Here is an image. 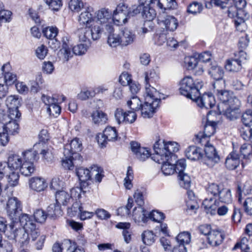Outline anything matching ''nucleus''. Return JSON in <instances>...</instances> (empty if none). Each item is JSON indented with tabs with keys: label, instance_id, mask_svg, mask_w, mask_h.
Masks as SVG:
<instances>
[{
	"label": "nucleus",
	"instance_id": "f257e3e1",
	"mask_svg": "<svg viewBox=\"0 0 252 252\" xmlns=\"http://www.w3.org/2000/svg\"><path fill=\"white\" fill-rule=\"evenodd\" d=\"M216 94L220 101L218 105L220 113H222L231 121L238 118L240 115L241 101L233 93L226 90L217 89Z\"/></svg>",
	"mask_w": 252,
	"mask_h": 252
},
{
	"label": "nucleus",
	"instance_id": "f03ea898",
	"mask_svg": "<svg viewBox=\"0 0 252 252\" xmlns=\"http://www.w3.org/2000/svg\"><path fill=\"white\" fill-rule=\"evenodd\" d=\"M203 86V82L199 80L195 81L191 77L186 76L180 82V94L191 100L196 98L200 94L199 90Z\"/></svg>",
	"mask_w": 252,
	"mask_h": 252
},
{
	"label": "nucleus",
	"instance_id": "7ed1b4c3",
	"mask_svg": "<svg viewBox=\"0 0 252 252\" xmlns=\"http://www.w3.org/2000/svg\"><path fill=\"white\" fill-rule=\"evenodd\" d=\"M154 150L156 154V158L160 159L170 160L172 159L176 161L177 157L175 154L179 150V145L177 142L172 141L163 142V144L159 141H157L154 145Z\"/></svg>",
	"mask_w": 252,
	"mask_h": 252
},
{
	"label": "nucleus",
	"instance_id": "20e7f679",
	"mask_svg": "<svg viewBox=\"0 0 252 252\" xmlns=\"http://www.w3.org/2000/svg\"><path fill=\"white\" fill-rule=\"evenodd\" d=\"M222 186L216 183L208 184L206 188V190L208 197L206 198L202 202V205L207 213L210 211L211 214L215 213L219 202L217 200V197Z\"/></svg>",
	"mask_w": 252,
	"mask_h": 252
},
{
	"label": "nucleus",
	"instance_id": "39448f33",
	"mask_svg": "<svg viewBox=\"0 0 252 252\" xmlns=\"http://www.w3.org/2000/svg\"><path fill=\"white\" fill-rule=\"evenodd\" d=\"M63 211L59 208V206H56L55 204H50L47 208V211H45L41 209H37L34 212L32 216H30V219H28V220H32L33 219L34 220H57L63 215Z\"/></svg>",
	"mask_w": 252,
	"mask_h": 252
},
{
	"label": "nucleus",
	"instance_id": "423d86ee",
	"mask_svg": "<svg viewBox=\"0 0 252 252\" xmlns=\"http://www.w3.org/2000/svg\"><path fill=\"white\" fill-rule=\"evenodd\" d=\"M22 207L21 203L18 199L15 197L9 198L6 207L7 216L11 220H27L30 219L29 215L22 213Z\"/></svg>",
	"mask_w": 252,
	"mask_h": 252
},
{
	"label": "nucleus",
	"instance_id": "0eeeda50",
	"mask_svg": "<svg viewBox=\"0 0 252 252\" xmlns=\"http://www.w3.org/2000/svg\"><path fill=\"white\" fill-rule=\"evenodd\" d=\"M23 162L20 168L21 174L25 176H29L35 171L34 163L38 159L37 152L36 151L28 150L22 153Z\"/></svg>",
	"mask_w": 252,
	"mask_h": 252
},
{
	"label": "nucleus",
	"instance_id": "6e6552de",
	"mask_svg": "<svg viewBox=\"0 0 252 252\" xmlns=\"http://www.w3.org/2000/svg\"><path fill=\"white\" fill-rule=\"evenodd\" d=\"M152 94H146L145 96V102L142 104L140 110L141 111V115L144 118H151L157 108L159 107L162 96H154Z\"/></svg>",
	"mask_w": 252,
	"mask_h": 252
},
{
	"label": "nucleus",
	"instance_id": "1a4fd4ad",
	"mask_svg": "<svg viewBox=\"0 0 252 252\" xmlns=\"http://www.w3.org/2000/svg\"><path fill=\"white\" fill-rule=\"evenodd\" d=\"M82 149V144L78 138H75L64 146L63 155L68 157L71 156L74 159L81 160L82 157L80 152Z\"/></svg>",
	"mask_w": 252,
	"mask_h": 252
},
{
	"label": "nucleus",
	"instance_id": "9d476101",
	"mask_svg": "<svg viewBox=\"0 0 252 252\" xmlns=\"http://www.w3.org/2000/svg\"><path fill=\"white\" fill-rule=\"evenodd\" d=\"M158 24L166 31L174 32L178 26V20L173 16L163 12L158 16Z\"/></svg>",
	"mask_w": 252,
	"mask_h": 252
},
{
	"label": "nucleus",
	"instance_id": "9b49d317",
	"mask_svg": "<svg viewBox=\"0 0 252 252\" xmlns=\"http://www.w3.org/2000/svg\"><path fill=\"white\" fill-rule=\"evenodd\" d=\"M158 76L154 70H150L145 73V94H152L154 96L163 95L152 85L155 83Z\"/></svg>",
	"mask_w": 252,
	"mask_h": 252
},
{
	"label": "nucleus",
	"instance_id": "f8f14e48",
	"mask_svg": "<svg viewBox=\"0 0 252 252\" xmlns=\"http://www.w3.org/2000/svg\"><path fill=\"white\" fill-rule=\"evenodd\" d=\"M217 125L216 122L208 120L204 126L203 132H199L196 135V142L203 144L204 141H206L207 138L214 134Z\"/></svg>",
	"mask_w": 252,
	"mask_h": 252
},
{
	"label": "nucleus",
	"instance_id": "ddd939ff",
	"mask_svg": "<svg viewBox=\"0 0 252 252\" xmlns=\"http://www.w3.org/2000/svg\"><path fill=\"white\" fill-rule=\"evenodd\" d=\"M42 100L45 104L48 106L47 112L50 115L54 117L59 116L61 111V107L58 104V100L54 97L43 94Z\"/></svg>",
	"mask_w": 252,
	"mask_h": 252
},
{
	"label": "nucleus",
	"instance_id": "4468645a",
	"mask_svg": "<svg viewBox=\"0 0 252 252\" xmlns=\"http://www.w3.org/2000/svg\"><path fill=\"white\" fill-rule=\"evenodd\" d=\"M29 234L26 232L20 226H16L13 230L12 234L9 235V233L7 234V237L10 240H14L15 242H18L22 245H27L30 240Z\"/></svg>",
	"mask_w": 252,
	"mask_h": 252
},
{
	"label": "nucleus",
	"instance_id": "2eb2a0df",
	"mask_svg": "<svg viewBox=\"0 0 252 252\" xmlns=\"http://www.w3.org/2000/svg\"><path fill=\"white\" fill-rule=\"evenodd\" d=\"M200 94H199V96L193 100L197 103L199 107L209 109L214 106L216 104V100L212 93H205L201 96Z\"/></svg>",
	"mask_w": 252,
	"mask_h": 252
},
{
	"label": "nucleus",
	"instance_id": "dca6fc26",
	"mask_svg": "<svg viewBox=\"0 0 252 252\" xmlns=\"http://www.w3.org/2000/svg\"><path fill=\"white\" fill-rule=\"evenodd\" d=\"M204 152L205 156L203 158L205 159L206 163L209 165L208 161H211L215 163H218L220 160V157L218 155L216 148L208 142V140L205 141Z\"/></svg>",
	"mask_w": 252,
	"mask_h": 252
},
{
	"label": "nucleus",
	"instance_id": "f3484780",
	"mask_svg": "<svg viewBox=\"0 0 252 252\" xmlns=\"http://www.w3.org/2000/svg\"><path fill=\"white\" fill-rule=\"evenodd\" d=\"M33 150H39L40 154L42 155V158L47 161H52L54 158L53 149L48 146L46 143L38 142L33 146Z\"/></svg>",
	"mask_w": 252,
	"mask_h": 252
},
{
	"label": "nucleus",
	"instance_id": "a211bd4d",
	"mask_svg": "<svg viewBox=\"0 0 252 252\" xmlns=\"http://www.w3.org/2000/svg\"><path fill=\"white\" fill-rule=\"evenodd\" d=\"M185 155L188 159L191 160H200L203 163H206L202 150L199 147L195 146L188 147L185 151Z\"/></svg>",
	"mask_w": 252,
	"mask_h": 252
},
{
	"label": "nucleus",
	"instance_id": "6ab92c4d",
	"mask_svg": "<svg viewBox=\"0 0 252 252\" xmlns=\"http://www.w3.org/2000/svg\"><path fill=\"white\" fill-rule=\"evenodd\" d=\"M18 223H20V226L23 225L22 229L31 236L32 241H35L39 236V230L33 221H21Z\"/></svg>",
	"mask_w": 252,
	"mask_h": 252
},
{
	"label": "nucleus",
	"instance_id": "aec40b11",
	"mask_svg": "<svg viewBox=\"0 0 252 252\" xmlns=\"http://www.w3.org/2000/svg\"><path fill=\"white\" fill-rule=\"evenodd\" d=\"M94 12L92 8H88V9L82 12L78 18L80 26L89 27L94 21Z\"/></svg>",
	"mask_w": 252,
	"mask_h": 252
},
{
	"label": "nucleus",
	"instance_id": "412c9836",
	"mask_svg": "<svg viewBox=\"0 0 252 252\" xmlns=\"http://www.w3.org/2000/svg\"><path fill=\"white\" fill-rule=\"evenodd\" d=\"M224 238V235L222 231L219 229L212 230L207 237L208 243L212 246L220 245Z\"/></svg>",
	"mask_w": 252,
	"mask_h": 252
},
{
	"label": "nucleus",
	"instance_id": "4be33fe9",
	"mask_svg": "<svg viewBox=\"0 0 252 252\" xmlns=\"http://www.w3.org/2000/svg\"><path fill=\"white\" fill-rule=\"evenodd\" d=\"M139 208L143 216L142 220H146L147 219L151 220H161L165 218L164 214L158 210H153L151 212L148 213L143 208Z\"/></svg>",
	"mask_w": 252,
	"mask_h": 252
},
{
	"label": "nucleus",
	"instance_id": "5701e85b",
	"mask_svg": "<svg viewBox=\"0 0 252 252\" xmlns=\"http://www.w3.org/2000/svg\"><path fill=\"white\" fill-rule=\"evenodd\" d=\"M29 186L31 189L37 192L44 190L47 187L45 180L37 177H32L29 180Z\"/></svg>",
	"mask_w": 252,
	"mask_h": 252
},
{
	"label": "nucleus",
	"instance_id": "b1692460",
	"mask_svg": "<svg viewBox=\"0 0 252 252\" xmlns=\"http://www.w3.org/2000/svg\"><path fill=\"white\" fill-rule=\"evenodd\" d=\"M157 162L159 163H161L162 166L161 167V171L163 174L165 175H170L174 173L176 171L175 168V163L173 162V160L171 161L170 159L169 160L160 159V158H157Z\"/></svg>",
	"mask_w": 252,
	"mask_h": 252
},
{
	"label": "nucleus",
	"instance_id": "393cba45",
	"mask_svg": "<svg viewBox=\"0 0 252 252\" xmlns=\"http://www.w3.org/2000/svg\"><path fill=\"white\" fill-rule=\"evenodd\" d=\"M225 164L229 170L236 169L240 164L239 155L234 151L231 152L226 158Z\"/></svg>",
	"mask_w": 252,
	"mask_h": 252
},
{
	"label": "nucleus",
	"instance_id": "a878e982",
	"mask_svg": "<svg viewBox=\"0 0 252 252\" xmlns=\"http://www.w3.org/2000/svg\"><path fill=\"white\" fill-rule=\"evenodd\" d=\"M55 198L56 203L54 204L56 206H59L61 209V205L63 206L67 205L70 202V195L63 190H58L56 192Z\"/></svg>",
	"mask_w": 252,
	"mask_h": 252
},
{
	"label": "nucleus",
	"instance_id": "bb28decb",
	"mask_svg": "<svg viewBox=\"0 0 252 252\" xmlns=\"http://www.w3.org/2000/svg\"><path fill=\"white\" fill-rule=\"evenodd\" d=\"M78 204L77 202L74 203L71 208L68 209L67 213L70 215L74 216L76 214L77 212V210H79L80 213V217L81 220H84L86 219H91L94 215V213L88 211H82L81 210V207H78Z\"/></svg>",
	"mask_w": 252,
	"mask_h": 252
},
{
	"label": "nucleus",
	"instance_id": "cd10ccee",
	"mask_svg": "<svg viewBox=\"0 0 252 252\" xmlns=\"http://www.w3.org/2000/svg\"><path fill=\"white\" fill-rule=\"evenodd\" d=\"M23 161L22 158L17 155H11L8 158L6 167L7 169L16 170L20 168Z\"/></svg>",
	"mask_w": 252,
	"mask_h": 252
},
{
	"label": "nucleus",
	"instance_id": "c85d7f7f",
	"mask_svg": "<svg viewBox=\"0 0 252 252\" xmlns=\"http://www.w3.org/2000/svg\"><path fill=\"white\" fill-rule=\"evenodd\" d=\"M93 122L97 125H102L105 124L108 120L107 115L101 110L94 111L92 114Z\"/></svg>",
	"mask_w": 252,
	"mask_h": 252
},
{
	"label": "nucleus",
	"instance_id": "c756f323",
	"mask_svg": "<svg viewBox=\"0 0 252 252\" xmlns=\"http://www.w3.org/2000/svg\"><path fill=\"white\" fill-rule=\"evenodd\" d=\"M217 200L219 202L225 204L231 203L232 197L230 189L222 186L217 197Z\"/></svg>",
	"mask_w": 252,
	"mask_h": 252
},
{
	"label": "nucleus",
	"instance_id": "7c9ffc66",
	"mask_svg": "<svg viewBox=\"0 0 252 252\" xmlns=\"http://www.w3.org/2000/svg\"><path fill=\"white\" fill-rule=\"evenodd\" d=\"M122 34L121 38L122 46H127L131 44L135 38V34L128 29H124L122 31Z\"/></svg>",
	"mask_w": 252,
	"mask_h": 252
},
{
	"label": "nucleus",
	"instance_id": "2f4dec72",
	"mask_svg": "<svg viewBox=\"0 0 252 252\" xmlns=\"http://www.w3.org/2000/svg\"><path fill=\"white\" fill-rule=\"evenodd\" d=\"M111 12L107 9L102 8L98 10L97 13V21H96V23L100 24L101 26H103V24H106L111 19Z\"/></svg>",
	"mask_w": 252,
	"mask_h": 252
},
{
	"label": "nucleus",
	"instance_id": "473e14b6",
	"mask_svg": "<svg viewBox=\"0 0 252 252\" xmlns=\"http://www.w3.org/2000/svg\"><path fill=\"white\" fill-rule=\"evenodd\" d=\"M62 42V48L60 51V54L62 55L63 59L65 61H67L72 56L71 48L69 47V40L67 37H63Z\"/></svg>",
	"mask_w": 252,
	"mask_h": 252
},
{
	"label": "nucleus",
	"instance_id": "72a5a7b5",
	"mask_svg": "<svg viewBox=\"0 0 252 252\" xmlns=\"http://www.w3.org/2000/svg\"><path fill=\"white\" fill-rule=\"evenodd\" d=\"M79 39L80 41L86 42L90 45L91 35L89 32V28L88 27H84L78 29L77 31Z\"/></svg>",
	"mask_w": 252,
	"mask_h": 252
},
{
	"label": "nucleus",
	"instance_id": "f704fd0d",
	"mask_svg": "<svg viewBox=\"0 0 252 252\" xmlns=\"http://www.w3.org/2000/svg\"><path fill=\"white\" fill-rule=\"evenodd\" d=\"M155 6L156 5H150L149 6H145V7H144L142 11V16L143 19L146 20L145 21L152 22L156 17V12L154 9Z\"/></svg>",
	"mask_w": 252,
	"mask_h": 252
},
{
	"label": "nucleus",
	"instance_id": "c9c22d12",
	"mask_svg": "<svg viewBox=\"0 0 252 252\" xmlns=\"http://www.w3.org/2000/svg\"><path fill=\"white\" fill-rule=\"evenodd\" d=\"M19 222H21V221H11L8 224L6 223L7 221H0V231L4 232L6 236L8 233L10 235L15 227L20 226Z\"/></svg>",
	"mask_w": 252,
	"mask_h": 252
},
{
	"label": "nucleus",
	"instance_id": "e433bc0d",
	"mask_svg": "<svg viewBox=\"0 0 252 252\" xmlns=\"http://www.w3.org/2000/svg\"><path fill=\"white\" fill-rule=\"evenodd\" d=\"M2 127L3 131L8 132L9 134L15 135L18 133L19 124L17 120H10Z\"/></svg>",
	"mask_w": 252,
	"mask_h": 252
},
{
	"label": "nucleus",
	"instance_id": "4c0bfd02",
	"mask_svg": "<svg viewBox=\"0 0 252 252\" xmlns=\"http://www.w3.org/2000/svg\"><path fill=\"white\" fill-rule=\"evenodd\" d=\"M116 227L119 229H123V235L124 240L126 243H129L131 240V233L128 229L130 227V223L126 222H120L116 225Z\"/></svg>",
	"mask_w": 252,
	"mask_h": 252
},
{
	"label": "nucleus",
	"instance_id": "58836bf2",
	"mask_svg": "<svg viewBox=\"0 0 252 252\" xmlns=\"http://www.w3.org/2000/svg\"><path fill=\"white\" fill-rule=\"evenodd\" d=\"M156 6L161 9H175L177 6V3L175 0H156Z\"/></svg>",
	"mask_w": 252,
	"mask_h": 252
},
{
	"label": "nucleus",
	"instance_id": "ea45409f",
	"mask_svg": "<svg viewBox=\"0 0 252 252\" xmlns=\"http://www.w3.org/2000/svg\"><path fill=\"white\" fill-rule=\"evenodd\" d=\"M76 173L80 181H88L91 179L92 169L81 167L77 169Z\"/></svg>",
	"mask_w": 252,
	"mask_h": 252
},
{
	"label": "nucleus",
	"instance_id": "a19ab883",
	"mask_svg": "<svg viewBox=\"0 0 252 252\" xmlns=\"http://www.w3.org/2000/svg\"><path fill=\"white\" fill-rule=\"evenodd\" d=\"M225 68L229 71L237 72L242 68V64L235 58L227 60Z\"/></svg>",
	"mask_w": 252,
	"mask_h": 252
},
{
	"label": "nucleus",
	"instance_id": "79ce46f5",
	"mask_svg": "<svg viewBox=\"0 0 252 252\" xmlns=\"http://www.w3.org/2000/svg\"><path fill=\"white\" fill-rule=\"evenodd\" d=\"M178 177L180 186L186 189H189L191 184L190 176L184 172H181L179 173Z\"/></svg>",
	"mask_w": 252,
	"mask_h": 252
},
{
	"label": "nucleus",
	"instance_id": "37998d69",
	"mask_svg": "<svg viewBox=\"0 0 252 252\" xmlns=\"http://www.w3.org/2000/svg\"><path fill=\"white\" fill-rule=\"evenodd\" d=\"M209 73L216 81L221 80L223 76V69L217 65L212 66L209 71Z\"/></svg>",
	"mask_w": 252,
	"mask_h": 252
},
{
	"label": "nucleus",
	"instance_id": "c03bdc74",
	"mask_svg": "<svg viewBox=\"0 0 252 252\" xmlns=\"http://www.w3.org/2000/svg\"><path fill=\"white\" fill-rule=\"evenodd\" d=\"M143 242L147 245H152L156 240V236L150 230L144 231L141 235Z\"/></svg>",
	"mask_w": 252,
	"mask_h": 252
},
{
	"label": "nucleus",
	"instance_id": "a18cd8bd",
	"mask_svg": "<svg viewBox=\"0 0 252 252\" xmlns=\"http://www.w3.org/2000/svg\"><path fill=\"white\" fill-rule=\"evenodd\" d=\"M95 22V24L93 25L91 24L92 27L89 26V32L90 35H91V39L94 40H97L100 37V35L102 32V27L98 25Z\"/></svg>",
	"mask_w": 252,
	"mask_h": 252
},
{
	"label": "nucleus",
	"instance_id": "49530a36",
	"mask_svg": "<svg viewBox=\"0 0 252 252\" xmlns=\"http://www.w3.org/2000/svg\"><path fill=\"white\" fill-rule=\"evenodd\" d=\"M77 161L80 162L82 160L74 159L71 156L68 157L64 155V158H63L62 160V165L65 169L72 170L75 164H77Z\"/></svg>",
	"mask_w": 252,
	"mask_h": 252
},
{
	"label": "nucleus",
	"instance_id": "de8ad7c7",
	"mask_svg": "<svg viewBox=\"0 0 252 252\" xmlns=\"http://www.w3.org/2000/svg\"><path fill=\"white\" fill-rule=\"evenodd\" d=\"M127 106L134 111H139L142 104L140 99L136 95H133L131 99L127 102Z\"/></svg>",
	"mask_w": 252,
	"mask_h": 252
},
{
	"label": "nucleus",
	"instance_id": "09e8293b",
	"mask_svg": "<svg viewBox=\"0 0 252 252\" xmlns=\"http://www.w3.org/2000/svg\"><path fill=\"white\" fill-rule=\"evenodd\" d=\"M103 135L109 141L115 140L118 137L116 129L114 127L107 126L103 131Z\"/></svg>",
	"mask_w": 252,
	"mask_h": 252
},
{
	"label": "nucleus",
	"instance_id": "8fccbe9b",
	"mask_svg": "<svg viewBox=\"0 0 252 252\" xmlns=\"http://www.w3.org/2000/svg\"><path fill=\"white\" fill-rule=\"evenodd\" d=\"M42 33L47 38L53 39L58 34V29L55 27H48L43 29Z\"/></svg>",
	"mask_w": 252,
	"mask_h": 252
},
{
	"label": "nucleus",
	"instance_id": "3c124183",
	"mask_svg": "<svg viewBox=\"0 0 252 252\" xmlns=\"http://www.w3.org/2000/svg\"><path fill=\"white\" fill-rule=\"evenodd\" d=\"M167 39L166 33L164 30L158 31L154 36L155 43L158 46L162 45Z\"/></svg>",
	"mask_w": 252,
	"mask_h": 252
},
{
	"label": "nucleus",
	"instance_id": "603ef678",
	"mask_svg": "<svg viewBox=\"0 0 252 252\" xmlns=\"http://www.w3.org/2000/svg\"><path fill=\"white\" fill-rule=\"evenodd\" d=\"M6 105L8 109L18 108L20 106V100L16 96L10 95L6 98Z\"/></svg>",
	"mask_w": 252,
	"mask_h": 252
},
{
	"label": "nucleus",
	"instance_id": "864d4df0",
	"mask_svg": "<svg viewBox=\"0 0 252 252\" xmlns=\"http://www.w3.org/2000/svg\"><path fill=\"white\" fill-rule=\"evenodd\" d=\"M108 43L113 47H115L119 45H121V35L116 33L110 34L108 37Z\"/></svg>",
	"mask_w": 252,
	"mask_h": 252
},
{
	"label": "nucleus",
	"instance_id": "5fc2aeb1",
	"mask_svg": "<svg viewBox=\"0 0 252 252\" xmlns=\"http://www.w3.org/2000/svg\"><path fill=\"white\" fill-rule=\"evenodd\" d=\"M185 63L189 70H192L199 63L198 59L196 56L186 57L185 58Z\"/></svg>",
	"mask_w": 252,
	"mask_h": 252
},
{
	"label": "nucleus",
	"instance_id": "6e6d98bb",
	"mask_svg": "<svg viewBox=\"0 0 252 252\" xmlns=\"http://www.w3.org/2000/svg\"><path fill=\"white\" fill-rule=\"evenodd\" d=\"M190 234L187 231L180 233L176 237V239L179 245H184L189 244L190 241Z\"/></svg>",
	"mask_w": 252,
	"mask_h": 252
},
{
	"label": "nucleus",
	"instance_id": "4d7b16f0",
	"mask_svg": "<svg viewBox=\"0 0 252 252\" xmlns=\"http://www.w3.org/2000/svg\"><path fill=\"white\" fill-rule=\"evenodd\" d=\"M240 152L244 158H252V145L247 144H243L241 147Z\"/></svg>",
	"mask_w": 252,
	"mask_h": 252
},
{
	"label": "nucleus",
	"instance_id": "13d9d810",
	"mask_svg": "<svg viewBox=\"0 0 252 252\" xmlns=\"http://www.w3.org/2000/svg\"><path fill=\"white\" fill-rule=\"evenodd\" d=\"M126 111L121 108H117L114 113L115 118L118 124L126 123Z\"/></svg>",
	"mask_w": 252,
	"mask_h": 252
},
{
	"label": "nucleus",
	"instance_id": "bf43d9fd",
	"mask_svg": "<svg viewBox=\"0 0 252 252\" xmlns=\"http://www.w3.org/2000/svg\"><path fill=\"white\" fill-rule=\"evenodd\" d=\"M202 5L197 2L190 3L188 7L187 12L189 13L195 15L199 13L202 10Z\"/></svg>",
	"mask_w": 252,
	"mask_h": 252
},
{
	"label": "nucleus",
	"instance_id": "052dcab7",
	"mask_svg": "<svg viewBox=\"0 0 252 252\" xmlns=\"http://www.w3.org/2000/svg\"><path fill=\"white\" fill-rule=\"evenodd\" d=\"M129 18L128 17V15L123 14L113 13V20L118 25H122L126 24L127 22V19Z\"/></svg>",
	"mask_w": 252,
	"mask_h": 252
},
{
	"label": "nucleus",
	"instance_id": "680f3d73",
	"mask_svg": "<svg viewBox=\"0 0 252 252\" xmlns=\"http://www.w3.org/2000/svg\"><path fill=\"white\" fill-rule=\"evenodd\" d=\"M241 121L245 125L251 127L252 125V110H247L242 116Z\"/></svg>",
	"mask_w": 252,
	"mask_h": 252
},
{
	"label": "nucleus",
	"instance_id": "e2e57ef3",
	"mask_svg": "<svg viewBox=\"0 0 252 252\" xmlns=\"http://www.w3.org/2000/svg\"><path fill=\"white\" fill-rule=\"evenodd\" d=\"M136 157L141 161H145L150 156V153L146 148L142 147L135 154Z\"/></svg>",
	"mask_w": 252,
	"mask_h": 252
},
{
	"label": "nucleus",
	"instance_id": "0e129e2a",
	"mask_svg": "<svg viewBox=\"0 0 252 252\" xmlns=\"http://www.w3.org/2000/svg\"><path fill=\"white\" fill-rule=\"evenodd\" d=\"M227 4V2L225 0L224 1L221 0H210V1L206 4V6L210 9L213 6H215L223 9L226 8Z\"/></svg>",
	"mask_w": 252,
	"mask_h": 252
},
{
	"label": "nucleus",
	"instance_id": "69168bd1",
	"mask_svg": "<svg viewBox=\"0 0 252 252\" xmlns=\"http://www.w3.org/2000/svg\"><path fill=\"white\" fill-rule=\"evenodd\" d=\"M89 45L87 43L77 45L72 48V52L76 55L84 54L86 52Z\"/></svg>",
	"mask_w": 252,
	"mask_h": 252
},
{
	"label": "nucleus",
	"instance_id": "338daca9",
	"mask_svg": "<svg viewBox=\"0 0 252 252\" xmlns=\"http://www.w3.org/2000/svg\"><path fill=\"white\" fill-rule=\"evenodd\" d=\"M49 5V8L53 10L57 11L62 6V0H44Z\"/></svg>",
	"mask_w": 252,
	"mask_h": 252
},
{
	"label": "nucleus",
	"instance_id": "774afa93",
	"mask_svg": "<svg viewBox=\"0 0 252 252\" xmlns=\"http://www.w3.org/2000/svg\"><path fill=\"white\" fill-rule=\"evenodd\" d=\"M119 82L123 86H128V85L132 81L131 76L127 72H123L119 77Z\"/></svg>",
	"mask_w": 252,
	"mask_h": 252
}]
</instances>
